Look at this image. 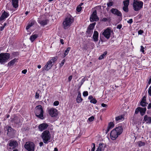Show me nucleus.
Returning <instances> with one entry per match:
<instances>
[{
    "label": "nucleus",
    "instance_id": "58836bf2",
    "mask_svg": "<svg viewBox=\"0 0 151 151\" xmlns=\"http://www.w3.org/2000/svg\"><path fill=\"white\" fill-rule=\"evenodd\" d=\"M94 119V118L93 116H91L88 119V120L89 122H91L93 121Z\"/></svg>",
    "mask_w": 151,
    "mask_h": 151
},
{
    "label": "nucleus",
    "instance_id": "72a5a7b5",
    "mask_svg": "<svg viewBox=\"0 0 151 151\" xmlns=\"http://www.w3.org/2000/svg\"><path fill=\"white\" fill-rule=\"evenodd\" d=\"M107 53V51L105 52L104 53L101 55L99 57V60H101L102 59H103L105 55H106Z\"/></svg>",
    "mask_w": 151,
    "mask_h": 151
},
{
    "label": "nucleus",
    "instance_id": "338daca9",
    "mask_svg": "<svg viewBox=\"0 0 151 151\" xmlns=\"http://www.w3.org/2000/svg\"><path fill=\"white\" fill-rule=\"evenodd\" d=\"M54 151H58V148L57 147L55 148Z\"/></svg>",
    "mask_w": 151,
    "mask_h": 151
},
{
    "label": "nucleus",
    "instance_id": "7ed1b4c3",
    "mask_svg": "<svg viewBox=\"0 0 151 151\" xmlns=\"http://www.w3.org/2000/svg\"><path fill=\"white\" fill-rule=\"evenodd\" d=\"M43 142L45 144H47L50 142L51 136L50 132L48 130H45L42 133L41 135Z\"/></svg>",
    "mask_w": 151,
    "mask_h": 151
},
{
    "label": "nucleus",
    "instance_id": "2f4dec72",
    "mask_svg": "<svg viewBox=\"0 0 151 151\" xmlns=\"http://www.w3.org/2000/svg\"><path fill=\"white\" fill-rule=\"evenodd\" d=\"M71 48L70 47H68L67 48L66 50L65 51V52L64 53V57H65L66 55H67L69 53Z\"/></svg>",
    "mask_w": 151,
    "mask_h": 151
},
{
    "label": "nucleus",
    "instance_id": "6e6d98bb",
    "mask_svg": "<svg viewBox=\"0 0 151 151\" xmlns=\"http://www.w3.org/2000/svg\"><path fill=\"white\" fill-rule=\"evenodd\" d=\"M147 108L148 109H150L151 108V102L148 104Z\"/></svg>",
    "mask_w": 151,
    "mask_h": 151
},
{
    "label": "nucleus",
    "instance_id": "09e8293b",
    "mask_svg": "<svg viewBox=\"0 0 151 151\" xmlns=\"http://www.w3.org/2000/svg\"><path fill=\"white\" fill-rule=\"evenodd\" d=\"M65 60H63L62 61L61 63L60 64V67H62L63 66L65 63Z\"/></svg>",
    "mask_w": 151,
    "mask_h": 151
},
{
    "label": "nucleus",
    "instance_id": "5fc2aeb1",
    "mask_svg": "<svg viewBox=\"0 0 151 151\" xmlns=\"http://www.w3.org/2000/svg\"><path fill=\"white\" fill-rule=\"evenodd\" d=\"M148 92L149 94H151V86H150L149 88Z\"/></svg>",
    "mask_w": 151,
    "mask_h": 151
},
{
    "label": "nucleus",
    "instance_id": "20e7f679",
    "mask_svg": "<svg viewBox=\"0 0 151 151\" xmlns=\"http://www.w3.org/2000/svg\"><path fill=\"white\" fill-rule=\"evenodd\" d=\"M35 112L37 117L42 119H44V111L42 106L41 105H38L36 107Z\"/></svg>",
    "mask_w": 151,
    "mask_h": 151
},
{
    "label": "nucleus",
    "instance_id": "aec40b11",
    "mask_svg": "<svg viewBox=\"0 0 151 151\" xmlns=\"http://www.w3.org/2000/svg\"><path fill=\"white\" fill-rule=\"evenodd\" d=\"M19 0H12V5L13 7L15 8H17L18 7Z\"/></svg>",
    "mask_w": 151,
    "mask_h": 151
},
{
    "label": "nucleus",
    "instance_id": "bb28decb",
    "mask_svg": "<svg viewBox=\"0 0 151 151\" xmlns=\"http://www.w3.org/2000/svg\"><path fill=\"white\" fill-rule=\"evenodd\" d=\"M81 95H78L76 99V101L77 103H81L83 100V99L81 98Z\"/></svg>",
    "mask_w": 151,
    "mask_h": 151
},
{
    "label": "nucleus",
    "instance_id": "473e14b6",
    "mask_svg": "<svg viewBox=\"0 0 151 151\" xmlns=\"http://www.w3.org/2000/svg\"><path fill=\"white\" fill-rule=\"evenodd\" d=\"M114 124L113 122H110L109 123L108 127L111 129L114 127Z\"/></svg>",
    "mask_w": 151,
    "mask_h": 151
},
{
    "label": "nucleus",
    "instance_id": "8fccbe9b",
    "mask_svg": "<svg viewBox=\"0 0 151 151\" xmlns=\"http://www.w3.org/2000/svg\"><path fill=\"white\" fill-rule=\"evenodd\" d=\"M133 22V20L132 19H130L129 20L127 21V22L129 24H131Z\"/></svg>",
    "mask_w": 151,
    "mask_h": 151
},
{
    "label": "nucleus",
    "instance_id": "6e6552de",
    "mask_svg": "<svg viewBox=\"0 0 151 151\" xmlns=\"http://www.w3.org/2000/svg\"><path fill=\"white\" fill-rule=\"evenodd\" d=\"M11 121L16 124H21L23 121L22 119V117L20 116H15L13 118H11Z\"/></svg>",
    "mask_w": 151,
    "mask_h": 151
},
{
    "label": "nucleus",
    "instance_id": "393cba45",
    "mask_svg": "<svg viewBox=\"0 0 151 151\" xmlns=\"http://www.w3.org/2000/svg\"><path fill=\"white\" fill-rule=\"evenodd\" d=\"M36 23V22L35 21H32L30 23L28 24V25L26 27V29L27 30H28L30 27L33 26Z\"/></svg>",
    "mask_w": 151,
    "mask_h": 151
},
{
    "label": "nucleus",
    "instance_id": "864d4df0",
    "mask_svg": "<svg viewBox=\"0 0 151 151\" xmlns=\"http://www.w3.org/2000/svg\"><path fill=\"white\" fill-rule=\"evenodd\" d=\"M27 71V70L26 69H24L22 70V72L23 74H25L26 73Z\"/></svg>",
    "mask_w": 151,
    "mask_h": 151
},
{
    "label": "nucleus",
    "instance_id": "0e129e2a",
    "mask_svg": "<svg viewBox=\"0 0 151 151\" xmlns=\"http://www.w3.org/2000/svg\"><path fill=\"white\" fill-rule=\"evenodd\" d=\"M102 20L104 21H106L107 20V19L106 18H104Z\"/></svg>",
    "mask_w": 151,
    "mask_h": 151
},
{
    "label": "nucleus",
    "instance_id": "412c9836",
    "mask_svg": "<svg viewBox=\"0 0 151 151\" xmlns=\"http://www.w3.org/2000/svg\"><path fill=\"white\" fill-rule=\"evenodd\" d=\"M9 16V14L5 12L3 13L1 16V20H3L7 18Z\"/></svg>",
    "mask_w": 151,
    "mask_h": 151
},
{
    "label": "nucleus",
    "instance_id": "1a4fd4ad",
    "mask_svg": "<svg viewBox=\"0 0 151 151\" xmlns=\"http://www.w3.org/2000/svg\"><path fill=\"white\" fill-rule=\"evenodd\" d=\"M9 58L10 55L9 53H1V63L7 62Z\"/></svg>",
    "mask_w": 151,
    "mask_h": 151
},
{
    "label": "nucleus",
    "instance_id": "4be33fe9",
    "mask_svg": "<svg viewBox=\"0 0 151 151\" xmlns=\"http://www.w3.org/2000/svg\"><path fill=\"white\" fill-rule=\"evenodd\" d=\"M48 22L49 21L48 19H45L40 21L39 23L42 25L44 26L47 24Z\"/></svg>",
    "mask_w": 151,
    "mask_h": 151
},
{
    "label": "nucleus",
    "instance_id": "69168bd1",
    "mask_svg": "<svg viewBox=\"0 0 151 151\" xmlns=\"http://www.w3.org/2000/svg\"><path fill=\"white\" fill-rule=\"evenodd\" d=\"M151 83V78L149 79V80L148 81V83L149 84H150Z\"/></svg>",
    "mask_w": 151,
    "mask_h": 151
},
{
    "label": "nucleus",
    "instance_id": "6ab92c4d",
    "mask_svg": "<svg viewBox=\"0 0 151 151\" xmlns=\"http://www.w3.org/2000/svg\"><path fill=\"white\" fill-rule=\"evenodd\" d=\"M98 36L99 34L98 32L96 31H94L93 36V38L94 42H96L98 41Z\"/></svg>",
    "mask_w": 151,
    "mask_h": 151
},
{
    "label": "nucleus",
    "instance_id": "f03ea898",
    "mask_svg": "<svg viewBox=\"0 0 151 151\" xmlns=\"http://www.w3.org/2000/svg\"><path fill=\"white\" fill-rule=\"evenodd\" d=\"M74 18L70 14L67 16L64 19L63 23V27L65 29H68L73 22Z\"/></svg>",
    "mask_w": 151,
    "mask_h": 151
},
{
    "label": "nucleus",
    "instance_id": "4468645a",
    "mask_svg": "<svg viewBox=\"0 0 151 151\" xmlns=\"http://www.w3.org/2000/svg\"><path fill=\"white\" fill-rule=\"evenodd\" d=\"M48 126V124L46 123H43L39 125L38 128L40 131H42L46 129Z\"/></svg>",
    "mask_w": 151,
    "mask_h": 151
},
{
    "label": "nucleus",
    "instance_id": "3c124183",
    "mask_svg": "<svg viewBox=\"0 0 151 151\" xmlns=\"http://www.w3.org/2000/svg\"><path fill=\"white\" fill-rule=\"evenodd\" d=\"M101 106H102L104 107H107L108 106L106 104H105L104 103H102L101 104Z\"/></svg>",
    "mask_w": 151,
    "mask_h": 151
},
{
    "label": "nucleus",
    "instance_id": "bf43d9fd",
    "mask_svg": "<svg viewBox=\"0 0 151 151\" xmlns=\"http://www.w3.org/2000/svg\"><path fill=\"white\" fill-rule=\"evenodd\" d=\"M93 99V97L91 95H90L88 97V99L90 100H91V99Z\"/></svg>",
    "mask_w": 151,
    "mask_h": 151
},
{
    "label": "nucleus",
    "instance_id": "f8f14e48",
    "mask_svg": "<svg viewBox=\"0 0 151 151\" xmlns=\"http://www.w3.org/2000/svg\"><path fill=\"white\" fill-rule=\"evenodd\" d=\"M8 145L9 146L12 147V149H15L17 147L18 144L16 141L11 139L8 142Z\"/></svg>",
    "mask_w": 151,
    "mask_h": 151
},
{
    "label": "nucleus",
    "instance_id": "dca6fc26",
    "mask_svg": "<svg viewBox=\"0 0 151 151\" xmlns=\"http://www.w3.org/2000/svg\"><path fill=\"white\" fill-rule=\"evenodd\" d=\"M124 114H122L116 117L115 118L116 122L118 123L124 121Z\"/></svg>",
    "mask_w": 151,
    "mask_h": 151
},
{
    "label": "nucleus",
    "instance_id": "a19ab883",
    "mask_svg": "<svg viewBox=\"0 0 151 151\" xmlns=\"http://www.w3.org/2000/svg\"><path fill=\"white\" fill-rule=\"evenodd\" d=\"M81 7L80 6H78L76 10L78 12H80L81 10Z\"/></svg>",
    "mask_w": 151,
    "mask_h": 151
},
{
    "label": "nucleus",
    "instance_id": "4d7b16f0",
    "mask_svg": "<svg viewBox=\"0 0 151 151\" xmlns=\"http://www.w3.org/2000/svg\"><path fill=\"white\" fill-rule=\"evenodd\" d=\"M122 27V25L121 24H119L117 26V28L118 29H120Z\"/></svg>",
    "mask_w": 151,
    "mask_h": 151
},
{
    "label": "nucleus",
    "instance_id": "39448f33",
    "mask_svg": "<svg viewBox=\"0 0 151 151\" xmlns=\"http://www.w3.org/2000/svg\"><path fill=\"white\" fill-rule=\"evenodd\" d=\"M143 3L138 0H134L133 3V8L135 11H138L140 10L143 6Z\"/></svg>",
    "mask_w": 151,
    "mask_h": 151
},
{
    "label": "nucleus",
    "instance_id": "0eeeda50",
    "mask_svg": "<svg viewBox=\"0 0 151 151\" xmlns=\"http://www.w3.org/2000/svg\"><path fill=\"white\" fill-rule=\"evenodd\" d=\"M35 145L32 142H27L24 145V147L28 151H34Z\"/></svg>",
    "mask_w": 151,
    "mask_h": 151
},
{
    "label": "nucleus",
    "instance_id": "13d9d810",
    "mask_svg": "<svg viewBox=\"0 0 151 151\" xmlns=\"http://www.w3.org/2000/svg\"><path fill=\"white\" fill-rule=\"evenodd\" d=\"M111 129L110 128H109V127H107V129L106 130V134H107L108 132L109 131L110 129Z\"/></svg>",
    "mask_w": 151,
    "mask_h": 151
},
{
    "label": "nucleus",
    "instance_id": "c03bdc74",
    "mask_svg": "<svg viewBox=\"0 0 151 151\" xmlns=\"http://www.w3.org/2000/svg\"><path fill=\"white\" fill-rule=\"evenodd\" d=\"M144 49V47L142 46H141V49L140 51L143 53H144L145 52Z\"/></svg>",
    "mask_w": 151,
    "mask_h": 151
},
{
    "label": "nucleus",
    "instance_id": "37998d69",
    "mask_svg": "<svg viewBox=\"0 0 151 151\" xmlns=\"http://www.w3.org/2000/svg\"><path fill=\"white\" fill-rule=\"evenodd\" d=\"M59 104V102L58 101H55L53 103V105L54 106H57Z\"/></svg>",
    "mask_w": 151,
    "mask_h": 151
},
{
    "label": "nucleus",
    "instance_id": "e2e57ef3",
    "mask_svg": "<svg viewBox=\"0 0 151 151\" xmlns=\"http://www.w3.org/2000/svg\"><path fill=\"white\" fill-rule=\"evenodd\" d=\"M83 94H88V91H85L83 92Z\"/></svg>",
    "mask_w": 151,
    "mask_h": 151
},
{
    "label": "nucleus",
    "instance_id": "2eb2a0df",
    "mask_svg": "<svg viewBox=\"0 0 151 151\" xmlns=\"http://www.w3.org/2000/svg\"><path fill=\"white\" fill-rule=\"evenodd\" d=\"M110 11L112 14L115 15L119 17H122V16L121 12L116 9L112 8L111 9Z\"/></svg>",
    "mask_w": 151,
    "mask_h": 151
},
{
    "label": "nucleus",
    "instance_id": "e433bc0d",
    "mask_svg": "<svg viewBox=\"0 0 151 151\" xmlns=\"http://www.w3.org/2000/svg\"><path fill=\"white\" fill-rule=\"evenodd\" d=\"M140 107H139L137 108L135 110V114H137L139 112H140Z\"/></svg>",
    "mask_w": 151,
    "mask_h": 151
},
{
    "label": "nucleus",
    "instance_id": "a878e982",
    "mask_svg": "<svg viewBox=\"0 0 151 151\" xmlns=\"http://www.w3.org/2000/svg\"><path fill=\"white\" fill-rule=\"evenodd\" d=\"M37 37L38 35L37 34L32 35L30 37V40L31 42H33Z\"/></svg>",
    "mask_w": 151,
    "mask_h": 151
},
{
    "label": "nucleus",
    "instance_id": "774afa93",
    "mask_svg": "<svg viewBox=\"0 0 151 151\" xmlns=\"http://www.w3.org/2000/svg\"><path fill=\"white\" fill-rule=\"evenodd\" d=\"M41 65H38V66H37V68L39 69H40L41 68Z\"/></svg>",
    "mask_w": 151,
    "mask_h": 151
},
{
    "label": "nucleus",
    "instance_id": "4c0bfd02",
    "mask_svg": "<svg viewBox=\"0 0 151 151\" xmlns=\"http://www.w3.org/2000/svg\"><path fill=\"white\" fill-rule=\"evenodd\" d=\"M123 9L124 11L126 12H127L128 11V7L127 6H124Z\"/></svg>",
    "mask_w": 151,
    "mask_h": 151
},
{
    "label": "nucleus",
    "instance_id": "7c9ffc66",
    "mask_svg": "<svg viewBox=\"0 0 151 151\" xmlns=\"http://www.w3.org/2000/svg\"><path fill=\"white\" fill-rule=\"evenodd\" d=\"M130 0H126L123 2L124 6H128L129 4Z\"/></svg>",
    "mask_w": 151,
    "mask_h": 151
},
{
    "label": "nucleus",
    "instance_id": "f3484780",
    "mask_svg": "<svg viewBox=\"0 0 151 151\" xmlns=\"http://www.w3.org/2000/svg\"><path fill=\"white\" fill-rule=\"evenodd\" d=\"M106 145L103 143H100L99 144V147L96 151H104L106 147Z\"/></svg>",
    "mask_w": 151,
    "mask_h": 151
},
{
    "label": "nucleus",
    "instance_id": "f257e3e1",
    "mask_svg": "<svg viewBox=\"0 0 151 151\" xmlns=\"http://www.w3.org/2000/svg\"><path fill=\"white\" fill-rule=\"evenodd\" d=\"M123 129L122 126L118 127L113 129L111 132L110 136L112 140L116 139L122 132Z\"/></svg>",
    "mask_w": 151,
    "mask_h": 151
},
{
    "label": "nucleus",
    "instance_id": "5701e85b",
    "mask_svg": "<svg viewBox=\"0 0 151 151\" xmlns=\"http://www.w3.org/2000/svg\"><path fill=\"white\" fill-rule=\"evenodd\" d=\"M146 107H145L144 108L140 107V114L142 116H143L145 114V113L146 111Z\"/></svg>",
    "mask_w": 151,
    "mask_h": 151
},
{
    "label": "nucleus",
    "instance_id": "c9c22d12",
    "mask_svg": "<svg viewBox=\"0 0 151 151\" xmlns=\"http://www.w3.org/2000/svg\"><path fill=\"white\" fill-rule=\"evenodd\" d=\"M97 102V101L95 98H93V99L90 100V102L93 104H96Z\"/></svg>",
    "mask_w": 151,
    "mask_h": 151
},
{
    "label": "nucleus",
    "instance_id": "052dcab7",
    "mask_svg": "<svg viewBox=\"0 0 151 151\" xmlns=\"http://www.w3.org/2000/svg\"><path fill=\"white\" fill-rule=\"evenodd\" d=\"M60 42L62 44H64V42L63 40V39H61L60 40Z\"/></svg>",
    "mask_w": 151,
    "mask_h": 151
},
{
    "label": "nucleus",
    "instance_id": "423d86ee",
    "mask_svg": "<svg viewBox=\"0 0 151 151\" xmlns=\"http://www.w3.org/2000/svg\"><path fill=\"white\" fill-rule=\"evenodd\" d=\"M56 60L57 58L56 57L52 58L51 59L47 62L44 67L42 68L43 70H48L52 67L53 65V63Z\"/></svg>",
    "mask_w": 151,
    "mask_h": 151
},
{
    "label": "nucleus",
    "instance_id": "ea45409f",
    "mask_svg": "<svg viewBox=\"0 0 151 151\" xmlns=\"http://www.w3.org/2000/svg\"><path fill=\"white\" fill-rule=\"evenodd\" d=\"M92 145H93V147H92V146H91L92 148L91 151H95V145L94 143H93L92 144Z\"/></svg>",
    "mask_w": 151,
    "mask_h": 151
},
{
    "label": "nucleus",
    "instance_id": "9b49d317",
    "mask_svg": "<svg viewBox=\"0 0 151 151\" xmlns=\"http://www.w3.org/2000/svg\"><path fill=\"white\" fill-rule=\"evenodd\" d=\"M48 113L50 115L53 117H56L58 115V111L54 108L49 109L48 110Z\"/></svg>",
    "mask_w": 151,
    "mask_h": 151
},
{
    "label": "nucleus",
    "instance_id": "ddd939ff",
    "mask_svg": "<svg viewBox=\"0 0 151 151\" xmlns=\"http://www.w3.org/2000/svg\"><path fill=\"white\" fill-rule=\"evenodd\" d=\"M99 20V18L97 15L96 11L95 10L91 14L90 18V21L91 22L93 21H97Z\"/></svg>",
    "mask_w": 151,
    "mask_h": 151
},
{
    "label": "nucleus",
    "instance_id": "680f3d73",
    "mask_svg": "<svg viewBox=\"0 0 151 151\" xmlns=\"http://www.w3.org/2000/svg\"><path fill=\"white\" fill-rule=\"evenodd\" d=\"M43 145V143L42 142H40L39 143V145H40V147H41Z\"/></svg>",
    "mask_w": 151,
    "mask_h": 151
},
{
    "label": "nucleus",
    "instance_id": "f704fd0d",
    "mask_svg": "<svg viewBox=\"0 0 151 151\" xmlns=\"http://www.w3.org/2000/svg\"><path fill=\"white\" fill-rule=\"evenodd\" d=\"M147 104L146 101H141L140 102V105L142 107H145L146 106V104Z\"/></svg>",
    "mask_w": 151,
    "mask_h": 151
},
{
    "label": "nucleus",
    "instance_id": "a211bd4d",
    "mask_svg": "<svg viewBox=\"0 0 151 151\" xmlns=\"http://www.w3.org/2000/svg\"><path fill=\"white\" fill-rule=\"evenodd\" d=\"M143 121L146 122L147 124H150L151 123V117L146 115L144 116Z\"/></svg>",
    "mask_w": 151,
    "mask_h": 151
},
{
    "label": "nucleus",
    "instance_id": "a18cd8bd",
    "mask_svg": "<svg viewBox=\"0 0 151 151\" xmlns=\"http://www.w3.org/2000/svg\"><path fill=\"white\" fill-rule=\"evenodd\" d=\"M146 96L145 95V96L143 97L142 98V100H141V101H146Z\"/></svg>",
    "mask_w": 151,
    "mask_h": 151
},
{
    "label": "nucleus",
    "instance_id": "49530a36",
    "mask_svg": "<svg viewBox=\"0 0 151 151\" xmlns=\"http://www.w3.org/2000/svg\"><path fill=\"white\" fill-rule=\"evenodd\" d=\"M6 24L5 23H4L3 26L2 27L1 26V31H2L4 29V27L6 26Z\"/></svg>",
    "mask_w": 151,
    "mask_h": 151
},
{
    "label": "nucleus",
    "instance_id": "79ce46f5",
    "mask_svg": "<svg viewBox=\"0 0 151 151\" xmlns=\"http://www.w3.org/2000/svg\"><path fill=\"white\" fill-rule=\"evenodd\" d=\"M113 4V2H109L107 3V5L108 6L110 7L112 6Z\"/></svg>",
    "mask_w": 151,
    "mask_h": 151
},
{
    "label": "nucleus",
    "instance_id": "9d476101",
    "mask_svg": "<svg viewBox=\"0 0 151 151\" xmlns=\"http://www.w3.org/2000/svg\"><path fill=\"white\" fill-rule=\"evenodd\" d=\"M112 32L110 28H108L102 32V34L106 39H108L110 37Z\"/></svg>",
    "mask_w": 151,
    "mask_h": 151
},
{
    "label": "nucleus",
    "instance_id": "c85d7f7f",
    "mask_svg": "<svg viewBox=\"0 0 151 151\" xmlns=\"http://www.w3.org/2000/svg\"><path fill=\"white\" fill-rule=\"evenodd\" d=\"M17 61V60L16 58H14L13 60H11L8 63V65L9 66H11L13 65L14 63Z\"/></svg>",
    "mask_w": 151,
    "mask_h": 151
},
{
    "label": "nucleus",
    "instance_id": "cd10ccee",
    "mask_svg": "<svg viewBox=\"0 0 151 151\" xmlns=\"http://www.w3.org/2000/svg\"><path fill=\"white\" fill-rule=\"evenodd\" d=\"M96 23H94L90 24L88 28V31L90 30H92L94 28Z\"/></svg>",
    "mask_w": 151,
    "mask_h": 151
},
{
    "label": "nucleus",
    "instance_id": "b1692460",
    "mask_svg": "<svg viewBox=\"0 0 151 151\" xmlns=\"http://www.w3.org/2000/svg\"><path fill=\"white\" fill-rule=\"evenodd\" d=\"M7 134L9 135L12 134L14 131L13 129L11 127L8 126L7 128Z\"/></svg>",
    "mask_w": 151,
    "mask_h": 151
},
{
    "label": "nucleus",
    "instance_id": "603ef678",
    "mask_svg": "<svg viewBox=\"0 0 151 151\" xmlns=\"http://www.w3.org/2000/svg\"><path fill=\"white\" fill-rule=\"evenodd\" d=\"M72 78V76H70L68 78V81L69 82H70Z\"/></svg>",
    "mask_w": 151,
    "mask_h": 151
},
{
    "label": "nucleus",
    "instance_id": "c756f323",
    "mask_svg": "<svg viewBox=\"0 0 151 151\" xmlns=\"http://www.w3.org/2000/svg\"><path fill=\"white\" fill-rule=\"evenodd\" d=\"M137 144L139 147L144 146L145 145V143L144 142H143L141 141H139L137 142Z\"/></svg>",
    "mask_w": 151,
    "mask_h": 151
},
{
    "label": "nucleus",
    "instance_id": "de8ad7c7",
    "mask_svg": "<svg viewBox=\"0 0 151 151\" xmlns=\"http://www.w3.org/2000/svg\"><path fill=\"white\" fill-rule=\"evenodd\" d=\"M143 32V31L142 30L140 29L138 31V34L139 35H142Z\"/></svg>",
    "mask_w": 151,
    "mask_h": 151
}]
</instances>
